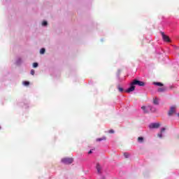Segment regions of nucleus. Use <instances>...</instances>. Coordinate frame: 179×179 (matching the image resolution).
Here are the masks:
<instances>
[{
  "label": "nucleus",
  "mask_w": 179,
  "mask_h": 179,
  "mask_svg": "<svg viewBox=\"0 0 179 179\" xmlns=\"http://www.w3.org/2000/svg\"><path fill=\"white\" fill-rule=\"evenodd\" d=\"M145 86V83L143 81H141L139 80H134L130 83V87H129L126 90V93H131V92H134L135 90V86Z\"/></svg>",
  "instance_id": "f257e3e1"
},
{
  "label": "nucleus",
  "mask_w": 179,
  "mask_h": 179,
  "mask_svg": "<svg viewBox=\"0 0 179 179\" xmlns=\"http://www.w3.org/2000/svg\"><path fill=\"white\" fill-rule=\"evenodd\" d=\"M62 163H64V164H72V163H73V159L63 158L62 159Z\"/></svg>",
  "instance_id": "f03ea898"
},
{
  "label": "nucleus",
  "mask_w": 179,
  "mask_h": 179,
  "mask_svg": "<svg viewBox=\"0 0 179 179\" xmlns=\"http://www.w3.org/2000/svg\"><path fill=\"white\" fill-rule=\"evenodd\" d=\"M161 34L162 36V39L164 41H166V43H170V37L169 36L164 34V32H161Z\"/></svg>",
  "instance_id": "7ed1b4c3"
},
{
  "label": "nucleus",
  "mask_w": 179,
  "mask_h": 179,
  "mask_svg": "<svg viewBox=\"0 0 179 179\" xmlns=\"http://www.w3.org/2000/svg\"><path fill=\"white\" fill-rule=\"evenodd\" d=\"M160 127V124L159 123H151L149 125V128L150 129H157Z\"/></svg>",
  "instance_id": "20e7f679"
},
{
  "label": "nucleus",
  "mask_w": 179,
  "mask_h": 179,
  "mask_svg": "<svg viewBox=\"0 0 179 179\" xmlns=\"http://www.w3.org/2000/svg\"><path fill=\"white\" fill-rule=\"evenodd\" d=\"M175 113H176V106H171L168 113L169 115H173V114Z\"/></svg>",
  "instance_id": "39448f33"
},
{
  "label": "nucleus",
  "mask_w": 179,
  "mask_h": 179,
  "mask_svg": "<svg viewBox=\"0 0 179 179\" xmlns=\"http://www.w3.org/2000/svg\"><path fill=\"white\" fill-rule=\"evenodd\" d=\"M96 170L98 174H101V166H100V164H96Z\"/></svg>",
  "instance_id": "423d86ee"
},
{
  "label": "nucleus",
  "mask_w": 179,
  "mask_h": 179,
  "mask_svg": "<svg viewBox=\"0 0 179 179\" xmlns=\"http://www.w3.org/2000/svg\"><path fill=\"white\" fill-rule=\"evenodd\" d=\"M164 131H166V128H162V129H161V133H159V134H157V136L159 137V138H163V134H163V132H164Z\"/></svg>",
  "instance_id": "0eeeda50"
},
{
  "label": "nucleus",
  "mask_w": 179,
  "mask_h": 179,
  "mask_svg": "<svg viewBox=\"0 0 179 179\" xmlns=\"http://www.w3.org/2000/svg\"><path fill=\"white\" fill-rule=\"evenodd\" d=\"M107 138L106 136H103L99 138H96V142H101V141H106Z\"/></svg>",
  "instance_id": "6e6552de"
},
{
  "label": "nucleus",
  "mask_w": 179,
  "mask_h": 179,
  "mask_svg": "<svg viewBox=\"0 0 179 179\" xmlns=\"http://www.w3.org/2000/svg\"><path fill=\"white\" fill-rule=\"evenodd\" d=\"M153 104H155L156 106L159 105V99H157V97L154 98Z\"/></svg>",
  "instance_id": "1a4fd4ad"
},
{
  "label": "nucleus",
  "mask_w": 179,
  "mask_h": 179,
  "mask_svg": "<svg viewBox=\"0 0 179 179\" xmlns=\"http://www.w3.org/2000/svg\"><path fill=\"white\" fill-rule=\"evenodd\" d=\"M137 141H138V142L139 143H143L144 138H143V137H138V138H137Z\"/></svg>",
  "instance_id": "9d476101"
},
{
  "label": "nucleus",
  "mask_w": 179,
  "mask_h": 179,
  "mask_svg": "<svg viewBox=\"0 0 179 179\" xmlns=\"http://www.w3.org/2000/svg\"><path fill=\"white\" fill-rule=\"evenodd\" d=\"M117 89H118L119 92H124V88L121 87V86H120V85L117 86Z\"/></svg>",
  "instance_id": "9b49d317"
},
{
  "label": "nucleus",
  "mask_w": 179,
  "mask_h": 179,
  "mask_svg": "<svg viewBox=\"0 0 179 179\" xmlns=\"http://www.w3.org/2000/svg\"><path fill=\"white\" fill-rule=\"evenodd\" d=\"M158 92H166V87L159 88Z\"/></svg>",
  "instance_id": "f8f14e48"
},
{
  "label": "nucleus",
  "mask_w": 179,
  "mask_h": 179,
  "mask_svg": "<svg viewBox=\"0 0 179 179\" xmlns=\"http://www.w3.org/2000/svg\"><path fill=\"white\" fill-rule=\"evenodd\" d=\"M154 85H155L156 86H163V83H154Z\"/></svg>",
  "instance_id": "ddd939ff"
},
{
  "label": "nucleus",
  "mask_w": 179,
  "mask_h": 179,
  "mask_svg": "<svg viewBox=\"0 0 179 179\" xmlns=\"http://www.w3.org/2000/svg\"><path fill=\"white\" fill-rule=\"evenodd\" d=\"M45 52V49L42 48L40 50V54H44Z\"/></svg>",
  "instance_id": "4468645a"
},
{
  "label": "nucleus",
  "mask_w": 179,
  "mask_h": 179,
  "mask_svg": "<svg viewBox=\"0 0 179 179\" xmlns=\"http://www.w3.org/2000/svg\"><path fill=\"white\" fill-rule=\"evenodd\" d=\"M23 85L24 86H29V85H30V83L29 81H24Z\"/></svg>",
  "instance_id": "2eb2a0df"
},
{
  "label": "nucleus",
  "mask_w": 179,
  "mask_h": 179,
  "mask_svg": "<svg viewBox=\"0 0 179 179\" xmlns=\"http://www.w3.org/2000/svg\"><path fill=\"white\" fill-rule=\"evenodd\" d=\"M124 156L126 157V159H128L129 157V154H128V152H124Z\"/></svg>",
  "instance_id": "dca6fc26"
},
{
  "label": "nucleus",
  "mask_w": 179,
  "mask_h": 179,
  "mask_svg": "<svg viewBox=\"0 0 179 179\" xmlns=\"http://www.w3.org/2000/svg\"><path fill=\"white\" fill-rule=\"evenodd\" d=\"M37 66H38V63L35 62V63L33 64V67L34 68H37Z\"/></svg>",
  "instance_id": "f3484780"
},
{
  "label": "nucleus",
  "mask_w": 179,
  "mask_h": 179,
  "mask_svg": "<svg viewBox=\"0 0 179 179\" xmlns=\"http://www.w3.org/2000/svg\"><path fill=\"white\" fill-rule=\"evenodd\" d=\"M47 24H48L47 21H43V22H42V26H47Z\"/></svg>",
  "instance_id": "a211bd4d"
},
{
  "label": "nucleus",
  "mask_w": 179,
  "mask_h": 179,
  "mask_svg": "<svg viewBox=\"0 0 179 179\" xmlns=\"http://www.w3.org/2000/svg\"><path fill=\"white\" fill-rule=\"evenodd\" d=\"M141 108H142V110L144 111V113H148V112L146 111V107H145V106H142Z\"/></svg>",
  "instance_id": "6ab92c4d"
},
{
  "label": "nucleus",
  "mask_w": 179,
  "mask_h": 179,
  "mask_svg": "<svg viewBox=\"0 0 179 179\" xmlns=\"http://www.w3.org/2000/svg\"><path fill=\"white\" fill-rule=\"evenodd\" d=\"M108 133L109 134H114V130L113 129H110Z\"/></svg>",
  "instance_id": "aec40b11"
},
{
  "label": "nucleus",
  "mask_w": 179,
  "mask_h": 179,
  "mask_svg": "<svg viewBox=\"0 0 179 179\" xmlns=\"http://www.w3.org/2000/svg\"><path fill=\"white\" fill-rule=\"evenodd\" d=\"M35 71L34 69L31 70V75H34Z\"/></svg>",
  "instance_id": "412c9836"
},
{
  "label": "nucleus",
  "mask_w": 179,
  "mask_h": 179,
  "mask_svg": "<svg viewBox=\"0 0 179 179\" xmlns=\"http://www.w3.org/2000/svg\"><path fill=\"white\" fill-rule=\"evenodd\" d=\"M92 153H93V152H92V150H90V151L88 152V154H89V155H90V154H92Z\"/></svg>",
  "instance_id": "4be33fe9"
},
{
  "label": "nucleus",
  "mask_w": 179,
  "mask_h": 179,
  "mask_svg": "<svg viewBox=\"0 0 179 179\" xmlns=\"http://www.w3.org/2000/svg\"><path fill=\"white\" fill-rule=\"evenodd\" d=\"M178 117H179V113H178Z\"/></svg>",
  "instance_id": "5701e85b"
},
{
  "label": "nucleus",
  "mask_w": 179,
  "mask_h": 179,
  "mask_svg": "<svg viewBox=\"0 0 179 179\" xmlns=\"http://www.w3.org/2000/svg\"><path fill=\"white\" fill-rule=\"evenodd\" d=\"M1 127H0V129H1Z\"/></svg>",
  "instance_id": "b1692460"
}]
</instances>
